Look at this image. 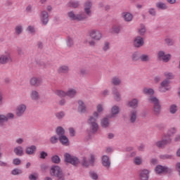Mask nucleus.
<instances>
[{"label":"nucleus","mask_w":180,"mask_h":180,"mask_svg":"<svg viewBox=\"0 0 180 180\" xmlns=\"http://www.w3.org/2000/svg\"><path fill=\"white\" fill-rule=\"evenodd\" d=\"M98 117H99V113L95 111L93 113V116H90L87 120V124H89L91 132L95 134L99 129V125L98 124Z\"/></svg>","instance_id":"1"},{"label":"nucleus","mask_w":180,"mask_h":180,"mask_svg":"<svg viewBox=\"0 0 180 180\" xmlns=\"http://www.w3.org/2000/svg\"><path fill=\"white\" fill-rule=\"evenodd\" d=\"M64 158H65V162L71 164L75 167H77L81 162V161H79V159H78V158L74 155H71L70 153H65Z\"/></svg>","instance_id":"2"},{"label":"nucleus","mask_w":180,"mask_h":180,"mask_svg":"<svg viewBox=\"0 0 180 180\" xmlns=\"http://www.w3.org/2000/svg\"><path fill=\"white\" fill-rule=\"evenodd\" d=\"M155 172L158 175H161V174H163V172L165 174H171V172H172V169L167 166L158 165L155 168Z\"/></svg>","instance_id":"3"},{"label":"nucleus","mask_w":180,"mask_h":180,"mask_svg":"<svg viewBox=\"0 0 180 180\" xmlns=\"http://www.w3.org/2000/svg\"><path fill=\"white\" fill-rule=\"evenodd\" d=\"M89 36L92 40H95L96 41H99L102 39V32L98 30H91L89 32Z\"/></svg>","instance_id":"4"},{"label":"nucleus","mask_w":180,"mask_h":180,"mask_svg":"<svg viewBox=\"0 0 180 180\" xmlns=\"http://www.w3.org/2000/svg\"><path fill=\"white\" fill-rule=\"evenodd\" d=\"M172 140L171 138H162V140L158 141L155 142V146L158 147V148H165L167 144H171Z\"/></svg>","instance_id":"5"},{"label":"nucleus","mask_w":180,"mask_h":180,"mask_svg":"<svg viewBox=\"0 0 180 180\" xmlns=\"http://www.w3.org/2000/svg\"><path fill=\"white\" fill-rule=\"evenodd\" d=\"M8 63H12V56L11 52L5 51L0 56V64H8Z\"/></svg>","instance_id":"6"},{"label":"nucleus","mask_w":180,"mask_h":180,"mask_svg":"<svg viewBox=\"0 0 180 180\" xmlns=\"http://www.w3.org/2000/svg\"><path fill=\"white\" fill-rule=\"evenodd\" d=\"M26 109H27V106L25 104L21 103L18 105L15 108V115L17 117H22L26 113Z\"/></svg>","instance_id":"7"},{"label":"nucleus","mask_w":180,"mask_h":180,"mask_svg":"<svg viewBox=\"0 0 180 180\" xmlns=\"http://www.w3.org/2000/svg\"><path fill=\"white\" fill-rule=\"evenodd\" d=\"M171 82L168 79H164L161 83L160 86H159L160 92H167L171 89Z\"/></svg>","instance_id":"8"},{"label":"nucleus","mask_w":180,"mask_h":180,"mask_svg":"<svg viewBox=\"0 0 180 180\" xmlns=\"http://www.w3.org/2000/svg\"><path fill=\"white\" fill-rule=\"evenodd\" d=\"M158 58L160 61H163V63H168L171 60V54L165 53L164 51H160L158 53Z\"/></svg>","instance_id":"9"},{"label":"nucleus","mask_w":180,"mask_h":180,"mask_svg":"<svg viewBox=\"0 0 180 180\" xmlns=\"http://www.w3.org/2000/svg\"><path fill=\"white\" fill-rule=\"evenodd\" d=\"M43 84V79L41 77L34 76L30 79V85L31 86L38 87Z\"/></svg>","instance_id":"10"},{"label":"nucleus","mask_w":180,"mask_h":180,"mask_svg":"<svg viewBox=\"0 0 180 180\" xmlns=\"http://www.w3.org/2000/svg\"><path fill=\"white\" fill-rule=\"evenodd\" d=\"M92 1L87 0L84 4V11L87 16H92Z\"/></svg>","instance_id":"11"},{"label":"nucleus","mask_w":180,"mask_h":180,"mask_svg":"<svg viewBox=\"0 0 180 180\" xmlns=\"http://www.w3.org/2000/svg\"><path fill=\"white\" fill-rule=\"evenodd\" d=\"M63 174V169L58 165H53L50 169V174L51 176H58Z\"/></svg>","instance_id":"12"},{"label":"nucleus","mask_w":180,"mask_h":180,"mask_svg":"<svg viewBox=\"0 0 180 180\" xmlns=\"http://www.w3.org/2000/svg\"><path fill=\"white\" fill-rule=\"evenodd\" d=\"M39 18H40L41 23L44 26H46V25L49 23V13L46 10L41 11Z\"/></svg>","instance_id":"13"},{"label":"nucleus","mask_w":180,"mask_h":180,"mask_svg":"<svg viewBox=\"0 0 180 180\" xmlns=\"http://www.w3.org/2000/svg\"><path fill=\"white\" fill-rule=\"evenodd\" d=\"M134 46L136 49H140L144 46V39L141 36H136L134 39Z\"/></svg>","instance_id":"14"},{"label":"nucleus","mask_w":180,"mask_h":180,"mask_svg":"<svg viewBox=\"0 0 180 180\" xmlns=\"http://www.w3.org/2000/svg\"><path fill=\"white\" fill-rule=\"evenodd\" d=\"M101 162L103 167H105L107 169H109L110 168V165L112 162H110V159L109 158V156L104 155L101 158Z\"/></svg>","instance_id":"15"},{"label":"nucleus","mask_w":180,"mask_h":180,"mask_svg":"<svg viewBox=\"0 0 180 180\" xmlns=\"http://www.w3.org/2000/svg\"><path fill=\"white\" fill-rule=\"evenodd\" d=\"M129 122L131 124H134L137 122V110H131L129 114Z\"/></svg>","instance_id":"16"},{"label":"nucleus","mask_w":180,"mask_h":180,"mask_svg":"<svg viewBox=\"0 0 180 180\" xmlns=\"http://www.w3.org/2000/svg\"><path fill=\"white\" fill-rule=\"evenodd\" d=\"M78 107H77V111L79 113H86V105H85V103L84 101L79 100L77 101Z\"/></svg>","instance_id":"17"},{"label":"nucleus","mask_w":180,"mask_h":180,"mask_svg":"<svg viewBox=\"0 0 180 180\" xmlns=\"http://www.w3.org/2000/svg\"><path fill=\"white\" fill-rule=\"evenodd\" d=\"M150 172L148 169H142L139 172V179L140 180H148V175Z\"/></svg>","instance_id":"18"},{"label":"nucleus","mask_w":180,"mask_h":180,"mask_svg":"<svg viewBox=\"0 0 180 180\" xmlns=\"http://www.w3.org/2000/svg\"><path fill=\"white\" fill-rule=\"evenodd\" d=\"M58 74H68L70 72V66L67 65H62L58 68Z\"/></svg>","instance_id":"19"},{"label":"nucleus","mask_w":180,"mask_h":180,"mask_svg":"<svg viewBox=\"0 0 180 180\" xmlns=\"http://www.w3.org/2000/svg\"><path fill=\"white\" fill-rule=\"evenodd\" d=\"M119 113H120V107H119V105H113L111 108L110 118L116 117V116H117V115H119Z\"/></svg>","instance_id":"20"},{"label":"nucleus","mask_w":180,"mask_h":180,"mask_svg":"<svg viewBox=\"0 0 180 180\" xmlns=\"http://www.w3.org/2000/svg\"><path fill=\"white\" fill-rule=\"evenodd\" d=\"M112 96L116 102H120L122 101V95L117 89H114L112 90Z\"/></svg>","instance_id":"21"},{"label":"nucleus","mask_w":180,"mask_h":180,"mask_svg":"<svg viewBox=\"0 0 180 180\" xmlns=\"http://www.w3.org/2000/svg\"><path fill=\"white\" fill-rule=\"evenodd\" d=\"M122 16L125 22H131L133 20V14L129 12H124L122 13Z\"/></svg>","instance_id":"22"},{"label":"nucleus","mask_w":180,"mask_h":180,"mask_svg":"<svg viewBox=\"0 0 180 180\" xmlns=\"http://www.w3.org/2000/svg\"><path fill=\"white\" fill-rule=\"evenodd\" d=\"M13 152L15 154V155H18V157H22L25 154L23 151V147L21 146H18L14 148Z\"/></svg>","instance_id":"23"},{"label":"nucleus","mask_w":180,"mask_h":180,"mask_svg":"<svg viewBox=\"0 0 180 180\" xmlns=\"http://www.w3.org/2000/svg\"><path fill=\"white\" fill-rule=\"evenodd\" d=\"M128 105L129 107L131 108L132 109H137V108H139V99L133 98L129 101Z\"/></svg>","instance_id":"24"},{"label":"nucleus","mask_w":180,"mask_h":180,"mask_svg":"<svg viewBox=\"0 0 180 180\" xmlns=\"http://www.w3.org/2000/svg\"><path fill=\"white\" fill-rule=\"evenodd\" d=\"M36 146L32 145L31 146H27L25 148V153L26 154H27L28 155H33V154H34V153L36 152Z\"/></svg>","instance_id":"25"},{"label":"nucleus","mask_w":180,"mask_h":180,"mask_svg":"<svg viewBox=\"0 0 180 180\" xmlns=\"http://www.w3.org/2000/svg\"><path fill=\"white\" fill-rule=\"evenodd\" d=\"M32 101H39L40 99V94L37 90H32L30 94Z\"/></svg>","instance_id":"26"},{"label":"nucleus","mask_w":180,"mask_h":180,"mask_svg":"<svg viewBox=\"0 0 180 180\" xmlns=\"http://www.w3.org/2000/svg\"><path fill=\"white\" fill-rule=\"evenodd\" d=\"M59 141L63 146H70V140L65 135L59 136Z\"/></svg>","instance_id":"27"},{"label":"nucleus","mask_w":180,"mask_h":180,"mask_svg":"<svg viewBox=\"0 0 180 180\" xmlns=\"http://www.w3.org/2000/svg\"><path fill=\"white\" fill-rule=\"evenodd\" d=\"M101 126L103 129H108L109 126H110V122H109V119L107 117H104L101 119Z\"/></svg>","instance_id":"28"},{"label":"nucleus","mask_w":180,"mask_h":180,"mask_svg":"<svg viewBox=\"0 0 180 180\" xmlns=\"http://www.w3.org/2000/svg\"><path fill=\"white\" fill-rule=\"evenodd\" d=\"M154 93V89L151 88L144 87L142 90V94H143V95H148L149 96H153Z\"/></svg>","instance_id":"29"},{"label":"nucleus","mask_w":180,"mask_h":180,"mask_svg":"<svg viewBox=\"0 0 180 180\" xmlns=\"http://www.w3.org/2000/svg\"><path fill=\"white\" fill-rule=\"evenodd\" d=\"M153 113L155 116H160L161 114V105L160 103L153 105Z\"/></svg>","instance_id":"30"},{"label":"nucleus","mask_w":180,"mask_h":180,"mask_svg":"<svg viewBox=\"0 0 180 180\" xmlns=\"http://www.w3.org/2000/svg\"><path fill=\"white\" fill-rule=\"evenodd\" d=\"M156 8L159 9L160 11H166V9H168V6H167V4L162 3L161 1L156 3Z\"/></svg>","instance_id":"31"},{"label":"nucleus","mask_w":180,"mask_h":180,"mask_svg":"<svg viewBox=\"0 0 180 180\" xmlns=\"http://www.w3.org/2000/svg\"><path fill=\"white\" fill-rule=\"evenodd\" d=\"M77 91L75 89H70L66 92V96H68L69 98H75V96L77 95Z\"/></svg>","instance_id":"32"},{"label":"nucleus","mask_w":180,"mask_h":180,"mask_svg":"<svg viewBox=\"0 0 180 180\" xmlns=\"http://www.w3.org/2000/svg\"><path fill=\"white\" fill-rule=\"evenodd\" d=\"M148 101L150 102V103H153V106L154 105L160 104V100L154 96H150V98H148Z\"/></svg>","instance_id":"33"},{"label":"nucleus","mask_w":180,"mask_h":180,"mask_svg":"<svg viewBox=\"0 0 180 180\" xmlns=\"http://www.w3.org/2000/svg\"><path fill=\"white\" fill-rule=\"evenodd\" d=\"M111 84L117 86L122 84V79H120L118 77H114L111 79Z\"/></svg>","instance_id":"34"},{"label":"nucleus","mask_w":180,"mask_h":180,"mask_svg":"<svg viewBox=\"0 0 180 180\" xmlns=\"http://www.w3.org/2000/svg\"><path fill=\"white\" fill-rule=\"evenodd\" d=\"M147 30L146 29V25L143 24L140 25V27L138 29V33L140 36H144L146 34Z\"/></svg>","instance_id":"35"},{"label":"nucleus","mask_w":180,"mask_h":180,"mask_svg":"<svg viewBox=\"0 0 180 180\" xmlns=\"http://www.w3.org/2000/svg\"><path fill=\"white\" fill-rule=\"evenodd\" d=\"M85 19H88V15L85 13H82L77 14L76 20L81 21V20H85Z\"/></svg>","instance_id":"36"},{"label":"nucleus","mask_w":180,"mask_h":180,"mask_svg":"<svg viewBox=\"0 0 180 180\" xmlns=\"http://www.w3.org/2000/svg\"><path fill=\"white\" fill-rule=\"evenodd\" d=\"M68 6L69 8H74L75 9L78 8L79 6V1H70L68 4Z\"/></svg>","instance_id":"37"},{"label":"nucleus","mask_w":180,"mask_h":180,"mask_svg":"<svg viewBox=\"0 0 180 180\" xmlns=\"http://www.w3.org/2000/svg\"><path fill=\"white\" fill-rule=\"evenodd\" d=\"M139 60H141L142 63H148V61L150 60V58L148 54H142L140 56Z\"/></svg>","instance_id":"38"},{"label":"nucleus","mask_w":180,"mask_h":180,"mask_svg":"<svg viewBox=\"0 0 180 180\" xmlns=\"http://www.w3.org/2000/svg\"><path fill=\"white\" fill-rule=\"evenodd\" d=\"M51 161L53 164H60V162H61V159L58 155H54L51 157Z\"/></svg>","instance_id":"39"},{"label":"nucleus","mask_w":180,"mask_h":180,"mask_svg":"<svg viewBox=\"0 0 180 180\" xmlns=\"http://www.w3.org/2000/svg\"><path fill=\"white\" fill-rule=\"evenodd\" d=\"M56 134H58L59 137H61V136H65V130L62 127H58L56 128Z\"/></svg>","instance_id":"40"},{"label":"nucleus","mask_w":180,"mask_h":180,"mask_svg":"<svg viewBox=\"0 0 180 180\" xmlns=\"http://www.w3.org/2000/svg\"><path fill=\"white\" fill-rule=\"evenodd\" d=\"M164 76L166 78L165 79H167V81H169V79H174V78H175V75L171 72H165L164 73Z\"/></svg>","instance_id":"41"},{"label":"nucleus","mask_w":180,"mask_h":180,"mask_svg":"<svg viewBox=\"0 0 180 180\" xmlns=\"http://www.w3.org/2000/svg\"><path fill=\"white\" fill-rule=\"evenodd\" d=\"M169 112L172 115H175L178 112V105L176 104H172L169 107Z\"/></svg>","instance_id":"42"},{"label":"nucleus","mask_w":180,"mask_h":180,"mask_svg":"<svg viewBox=\"0 0 180 180\" xmlns=\"http://www.w3.org/2000/svg\"><path fill=\"white\" fill-rule=\"evenodd\" d=\"M131 59L134 63H136V61H139L140 60V53L138 51L134 52L131 55Z\"/></svg>","instance_id":"43"},{"label":"nucleus","mask_w":180,"mask_h":180,"mask_svg":"<svg viewBox=\"0 0 180 180\" xmlns=\"http://www.w3.org/2000/svg\"><path fill=\"white\" fill-rule=\"evenodd\" d=\"M23 174V171L19 168H15L11 171V175H22Z\"/></svg>","instance_id":"44"},{"label":"nucleus","mask_w":180,"mask_h":180,"mask_svg":"<svg viewBox=\"0 0 180 180\" xmlns=\"http://www.w3.org/2000/svg\"><path fill=\"white\" fill-rule=\"evenodd\" d=\"M15 32L18 36H19V34H22L23 32V27L20 25H16L15 27Z\"/></svg>","instance_id":"45"},{"label":"nucleus","mask_w":180,"mask_h":180,"mask_svg":"<svg viewBox=\"0 0 180 180\" xmlns=\"http://www.w3.org/2000/svg\"><path fill=\"white\" fill-rule=\"evenodd\" d=\"M110 32L111 33H115L117 34L120 33V26H116V25L112 26L110 30Z\"/></svg>","instance_id":"46"},{"label":"nucleus","mask_w":180,"mask_h":180,"mask_svg":"<svg viewBox=\"0 0 180 180\" xmlns=\"http://www.w3.org/2000/svg\"><path fill=\"white\" fill-rule=\"evenodd\" d=\"M165 42L167 46H174L175 44V41H174L173 39L169 37H166L165 39Z\"/></svg>","instance_id":"47"},{"label":"nucleus","mask_w":180,"mask_h":180,"mask_svg":"<svg viewBox=\"0 0 180 180\" xmlns=\"http://www.w3.org/2000/svg\"><path fill=\"white\" fill-rule=\"evenodd\" d=\"M68 16L70 20H77V15L74 13V11H70L68 13Z\"/></svg>","instance_id":"48"},{"label":"nucleus","mask_w":180,"mask_h":180,"mask_svg":"<svg viewBox=\"0 0 180 180\" xmlns=\"http://www.w3.org/2000/svg\"><path fill=\"white\" fill-rule=\"evenodd\" d=\"M66 44L68 47H72V46H74V39L70 37H68L66 39Z\"/></svg>","instance_id":"49"},{"label":"nucleus","mask_w":180,"mask_h":180,"mask_svg":"<svg viewBox=\"0 0 180 180\" xmlns=\"http://www.w3.org/2000/svg\"><path fill=\"white\" fill-rule=\"evenodd\" d=\"M56 94L60 98H64L67 96V92L61 90L56 91Z\"/></svg>","instance_id":"50"},{"label":"nucleus","mask_w":180,"mask_h":180,"mask_svg":"<svg viewBox=\"0 0 180 180\" xmlns=\"http://www.w3.org/2000/svg\"><path fill=\"white\" fill-rule=\"evenodd\" d=\"M27 32H28L31 34H34V33H36V30L34 29V26L29 25L27 27Z\"/></svg>","instance_id":"51"},{"label":"nucleus","mask_w":180,"mask_h":180,"mask_svg":"<svg viewBox=\"0 0 180 180\" xmlns=\"http://www.w3.org/2000/svg\"><path fill=\"white\" fill-rule=\"evenodd\" d=\"M134 162L136 165H141V162H142V160L141 158L137 156L136 158H134Z\"/></svg>","instance_id":"52"},{"label":"nucleus","mask_w":180,"mask_h":180,"mask_svg":"<svg viewBox=\"0 0 180 180\" xmlns=\"http://www.w3.org/2000/svg\"><path fill=\"white\" fill-rule=\"evenodd\" d=\"M8 122V118L5 115H0V124Z\"/></svg>","instance_id":"53"},{"label":"nucleus","mask_w":180,"mask_h":180,"mask_svg":"<svg viewBox=\"0 0 180 180\" xmlns=\"http://www.w3.org/2000/svg\"><path fill=\"white\" fill-rule=\"evenodd\" d=\"M89 176L91 179H94V180L98 179V174H96V172H90Z\"/></svg>","instance_id":"54"},{"label":"nucleus","mask_w":180,"mask_h":180,"mask_svg":"<svg viewBox=\"0 0 180 180\" xmlns=\"http://www.w3.org/2000/svg\"><path fill=\"white\" fill-rule=\"evenodd\" d=\"M56 116L57 117V119H63V117H64V116H65V113L63 111H60L59 112H57L56 114Z\"/></svg>","instance_id":"55"},{"label":"nucleus","mask_w":180,"mask_h":180,"mask_svg":"<svg viewBox=\"0 0 180 180\" xmlns=\"http://www.w3.org/2000/svg\"><path fill=\"white\" fill-rule=\"evenodd\" d=\"M160 158H161V160H172V155H161Z\"/></svg>","instance_id":"56"},{"label":"nucleus","mask_w":180,"mask_h":180,"mask_svg":"<svg viewBox=\"0 0 180 180\" xmlns=\"http://www.w3.org/2000/svg\"><path fill=\"white\" fill-rule=\"evenodd\" d=\"M82 165H83V167H89V163H88V160L86 157L82 158Z\"/></svg>","instance_id":"57"},{"label":"nucleus","mask_w":180,"mask_h":180,"mask_svg":"<svg viewBox=\"0 0 180 180\" xmlns=\"http://www.w3.org/2000/svg\"><path fill=\"white\" fill-rule=\"evenodd\" d=\"M50 140L51 144H56L58 143V138L56 136H51Z\"/></svg>","instance_id":"58"},{"label":"nucleus","mask_w":180,"mask_h":180,"mask_svg":"<svg viewBox=\"0 0 180 180\" xmlns=\"http://www.w3.org/2000/svg\"><path fill=\"white\" fill-rule=\"evenodd\" d=\"M109 49H110V44H109V42H105L104 45L103 46V51H108Z\"/></svg>","instance_id":"59"},{"label":"nucleus","mask_w":180,"mask_h":180,"mask_svg":"<svg viewBox=\"0 0 180 180\" xmlns=\"http://www.w3.org/2000/svg\"><path fill=\"white\" fill-rule=\"evenodd\" d=\"M97 109V113H102L103 112V105L98 104L96 107Z\"/></svg>","instance_id":"60"},{"label":"nucleus","mask_w":180,"mask_h":180,"mask_svg":"<svg viewBox=\"0 0 180 180\" xmlns=\"http://www.w3.org/2000/svg\"><path fill=\"white\" fill-rule=\"evenodd\" d=\"M175 133H176V129L175 128H172L170 129L168 131H167V135L169 136H172V134H175Z\"/></svg>","instance_id":"61"},{"label":"nucleus","mask_w":180,"mask_h":180,"mask_svg":"<svg viewBox=\"0 0 180 180\" xmlns=\"http://www.w3.org/2000/svg\"><path fill=\"white\" fill-rule=\"evenodd\" d=\"M148 12L151 15V16H155L157 15V11H155V8H149Z\"/></svg>","instance_id":"62"},{"label":"nucleus","mask_w":180,"mask_h":180,"mask_svg":"<svg viewBox=\"0 0 180 180\" xmlns=\"http://www.w3.org/2000/svg\"><path fill=\"white\" fill-rule=\"evenodd\" d=\"M22 162V160L19 158H15L13 160V164L14 165H20V163Z\"/></svg>","instance_id":"63"},{"label":"nucleus","mask_w":180,"mask_h":180,"mask_svg":"<svg viewBox=\"0 0 180 180\" xmlns=\"http://www.w3.org/2000/svg\"><path fill=\"white\" fill-rule=\"evenodd\" d=\"M80 74H81V75H88L89 72L86 69L82 68V69H80Z\"/></svg>","instance_id":"64"}]
</instances>
